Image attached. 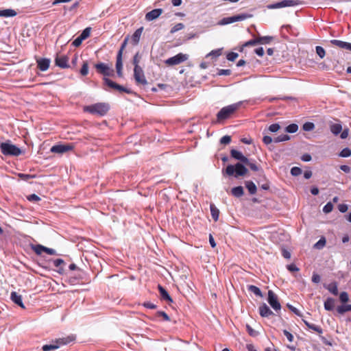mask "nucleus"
Here are the masks:
<instances>
[{"instance_id": "nucleus-1", "label": "nucleus", "mask_w": 351, "mask_h": 351, "mask_svg": "<svg viewBox=\"0 0 351 351\" xmlns=\"http://www.w3.org/2000/svg\"><path fill=\"white\" fill-rule=\"evenodd\" d=\"M230 156L241 162H237L235 165H228L225 170V173L229 176H234L235 178L245 176L248 170L243 164L248 162V158L243 156L241 152L234 149L230 150Z\"/></svg>"}, {"instance_id": "nucleus-2", "label": "nucleus", "mask_w": 351, "mask_h": 351, "mask_svg": "<svg viewBox=\"0 0 351 351\" xmlns=\"http://www.w3.org/2000/svg\"><path fill=\"white\" fill-rule=\"evenodd\" d=\"M0 149L1 153L5 156H19L23 153L19 147L12 144L9 140L5 142H0Z\"/></svg>"}, {"instance_id": "nucleus-3", "label": "nucleus", "mask_w": 351, "mask_h": 351, "mask_svg": "<svg viewBox=\"0 0 351 351\" xmlns=\"http://www.w3.org/2000/svg\"><path fill=\"white\" fill-rule=\"evenodd\" d=\"M110 110V106L107 103H97L84 108V110L93 114L104 116Z\"/></svg>"}, {"instance_id": "nucleus-4", "label": "nucleus", "mask_w": 351, "mask_h": 351, "mask_svg": "<svg viewBox=\"0 0 351 351\" xmlns=\"http://www.w3.org/2000/svg\"><path fill=\"white\" fill-rule=\"evenodd\" d=\"M241 102L236 103L222 108L217 114L218 121L227 119L240 107Z\"/></svg>"}, {"instance_id": "nucleus-5", "label": "nucleus", "mask_w": 351, "mask_h": 351, "mask_svg": "<svg viewBox=\"0 0 351 351\" xmlns=\"http://www.w3.org/2000/svg\"><path fill=\"white\" fill-rule=\"evenodd\" d=\"M74 340L73 337H67L66 338H59L56 340L55 344L44 345L42 348L43 351H51L58 349L60 345L67 344Z\"/></svg>"}, {"instance_id": "nucleus-6", "label": "nucleus", "mask_w": 351, "mask_h": 351, "mask_svg": "<svg viewBox=\"0 0 351 351\" xmlns=\"http://www.w3.org/2000/svg\"><path fill=\"white\" fill-rule=\"evenodd\" d=\"M303 2L300 0H283L280 2L269 4L267 6L268 9H278L285 7H293L302 4Z\"/></svg>"}, {"instance_id": "nucleus-7", "label": "nucleus", "mask_w": 351, "mask_h": 351, "mask_svg": "<svg viewBox=\"0 0 351 351\" xmlns=\"http://www.w3.org/2000/svg\"><path fill=\"white\" fill-rule=\"evenodd\" d=\"M251 16H252L251 14H237V15H234V16H229V17H226V18H223L221 21V24L228 25V24L233 23L234 22L245 20Z\"/></svg>"}, {"instance_id": "nucleus-8", "label": "nucleus", "mask_w": 351, "mask_h": 351, "mask_svg": "<svg viewBox=\"0 0 351 351\" xmlns=\"http://www.w3.org/2000/svg\"><path fill=\"white\" fill-rule=\"evenodd\" d=\"M134 77L136 83L138 85H147L148 82L144 75L143 70L141 67H136L134 69Z\"/></svg>"}, {"instance_id": "nucleus-9", "label": "nucleus", "mask_w": 351, "mask_h": 351, "mask_svg": "<svg viewBox=\"0 0 351 351\" xmlns=\"http://www.w3.org/2000/svg\"><path fill=\"white\" fill-rule=\"evenodd\" d=\"M267 301L275 311H280L281 305L278 301V296L271 290L268 291Z\"/></svg>"}, {"instance_id": "nucleus-10", "label": "nucleus", "mask_w": 351, "mask_h": 351, "mask_svg": "<svg viewBox=\"0 0 351 351\" xmlns=\"http://www.w3.org/2000/svg\"><path fill=\"white\" fill-rule=\"evenodd\" d=\"M31 248L37 255H41L43 252H46L47 254H50V255L56 254V252L55 250L51 249V248H48L45 246L40 245V244L32 245Z\"/></svg>"}, {"instance_id": "nucleus-11", "label": "nucleus", "mask_w": 351, "mask_h": 351, "mask_svg": "<svg viewBox=\"0 0 351 351\" xmlns=\"http://www.w3.org/2000/svg\"><path fill=\"white\" fill-rule=\"evenodd\" d=\"M95 68L98 73L104 76H112L114 75L113 69H111L110 66L103 62L95 64Z\"/></svg>"}, {"instance_id": "nucleus-12", "label": "nucleus", "mask_w": 351, "mask_h": 351, "mask_svg": "<svg viewBox=\"0 0 351 351\" xmlns=\"http://www.w3.org/2000/svg\"><path fill=\"white\" fill-rule=\"evenodd\" d=\"M73 149V145L71 144H60L51 147L50 151L52 153L64 154Z\"/></svg>"}, {"instance_id": "nucleus-13", "label": "nucleus", "mask_w": 351, "mask_h": 351, "mask_svg": "<svg viewBox=\"0 0 351 351\" xmlns=\"http://www.w3.org/2000/svg\"><path fill=\"white\" fill-rule=\"evenodd\" d=\"M104 83L106 85H107L108 86L112 88L116 89V90H119V92H125L128 94L132 93V90L126 88L114 82L113 81H112L111 80H110L107 77H104Z\"/></svg>"}, {"instance_id": "nucleus-14", "label": "nucleus", "mask_w": 351, "mask_h": 351, "mask_svg": "<svg viewBox=\"0 0 351 351\" xmlns=\"http://www.w3.org/2000/svg\"><path fill=\"white\" fill-rule=\"evenodd\" d=\"M330 131L335 136H337L342 131V125L339 121L337 120L336 122L329 121L328 123Z\"/></svg>"}, {"instance_id": "nucleus-15", "label": "nucleus", "mask_w": 351, "mask_h": 351, "mask_svg": "<svg viewBox=\"0 0 351 351\" xmlns=\"http://www.w3.org/2000/svg\"><path fill=\"white\" fill-rule=\"evenodd\" d=\"M68 62L69 58L66 56L57 55L55 58L56 65L62 69H66L69 67Z\"/></svg>"}, {"instance_id": "nucleus-16", "label": "nucleus", "mask_w": 351, "mask_h": 351, "mask_svg": "<svg viewBox=\"0 0 351 351\" xmlns=\"http://www.w3.org/2000/svg\"><path fill=\"white\" fill-rule=\"evenodd\" d=\"M162 12V9L160 8L152 10V11L147 12L145 14V19L148 21L156 19L158 17L160 16Z\"/></svg>"}, {"instance_id": "nucleus-17", "label": "nucleus", "mask_w": 351, "mask_h": 351, "mask_svg": "<svg viewBox=\"0 0 351 351\" xmlns=\"http://www.w3.org/2000/svg\"><path fill=\"white\" fill-rule=\"evenodd\" d=\"M330 43L332 45L336 46L339 48L351 51V43H347V42H344V41L339 40H331L330 41Z\"/></svg>"}, {"instance_id": "nucleus-18", "label": "nucleus", "mask_w": 351, "mask_h": 351, "mask_svg": "<svg viewBox=\"0 0 351 351\" xmlns=\"http://www.w3.org/2000/svg\"><path fill=\"white\" fill-rule=\"evenodd\" d=\"M258 310L260 315L263 317H268L274 315V313L271 311L269 307L265 303L259 306Z\"/></svg>"}, {"instance_id": "nucleus-19", "label": "nucleus", "mask_w": 351, "mask_h": 351, "mask_svg": "<svg viewBox=\"0 0 351 351\" xmlns=\"http://www.w3.org/2000/svg\"><path fill=\"white\" fill-rule=\"evenodd\" d=\"M36 62L38 68L42 71H47L49 67L50 60L48 58H39Z\"/></svg>"}, {"instance_id": "nucleus-20", "label": "nucleus", "mask_w": 351, "mask_h": 351, "mask_svg": "<svg viewBox=\"0 0 351 351\" xmlns=\"http://www.w3.org/2000/svg\"><path fill=\"white\" fill-rule=\"evenodd\" d=\"M158 291H159V292L160 293L161 298L162 300L168 302L169 303H173V299L171 298V297L169 295L168 292L166 291V289L163 287H162L161 285H158Z\"/></svg>"}, {"instance_id": "nucleus-21", "label": "nucleus", "mask_w": 351, "mask_h": 351, "mask_svg": "<svg viewBox=\"0 0 351 351\" xmlns=\"http://www.w3.org/2000/svg\"><path fill=\"white\" fill-rule=\"evenodd\" d=\"M10 298L14 303L19 305L21 308H25V306L22 301V296L21 295L18 294L15 291H12L11 293Z\"/></svg>"}, {"instance_id": "nucleus-22", "label": "nucleus", "mask_w": 351, "mask_h": 351, "mask_svg": "<svg viewBox=\"0 0 351 351\" xmlns=\"http://www.w3.org/2000/svg\"><path fill=\"white\" fill-rule=\"evenodd\" d=\"M324 287L334 295H337L339 293L338 284L337 282H332L328 285L324 284Z\"/></svg>"}, {"instance_id": "nucleus-23", "label": "nucleus", "mask_w": 351, "mask_h": 351, "mask_svg": "<svg viewBox=\"0 0 351 351\" xmlns=\"http://www.w3.org/2000/svg\"><path fill=\"white\" fill-rule=\"evenodd\" d=\"M143 31V27H141L137 29L132 36V43L134 45H136L138 44L141 36L142 35Z\"/></svg>"}, {"instance_id": "nucleus-24", "label": "nucleus", "mask_w": 351, "mask_h": 351, "mask_svg": "<svg viewBox=\"0 0 351 351\" xmlns=\"http://www.w3.org/2000/svg\"><path fill=\"white\" fill-rule=\"evenodd\" d=\"M116 69L117 75L120 77H123V62L122 57H121V53L117 54V56Z\"/></svg>"}, {"instance_id": "nucleus-25", "label": "nucleus", "mask_w": 351, "mask_h": 351, "mask_svg": "<svg viewBox=\"0 0 351 351\" xmlns=\"http://www.w3.org/2000/svg\"><path fill=\"white\" fill-rule=\"evenodd\" d=\"M324 308L326 311H331L335 309V300L332 298H328L324 304Z\"/></svg>"}, {"instance_id": "nucleus-26", "label": "nucleus", "mask_w": 351, "mask_h": 351, "mask_svg": "<svg viewBox=\"0 0 351 351\" xmlns=\"http://www.w3.org/2000/svg\"><path fill=\"white\" fill-rule=\"evenodd\" d=\"M337 313L339 315H343L348 311H351V304H342L338 306L336 308Z\"/></svg>"}, {"instance_id": "nucleus-27", "label": "nucleus", "mask_w": 351, "mask_h": 351, "mask_svg": "<svg viewBox=\"0 0 351 351\" xmlns=\"http://www.w3.org/2000/svg\"><path fill=\"white\" fill-rule=\"evenodd\" d=\"M16 14V12L12 9L0 10V16L2 17H12L15 16Z\"/></svg>"}, {"instance_id": "nucleus-28", "label": "nucleus", "mask_w": 351, "mask_h": 351, "mask_svg": "<svg viewBox=\"0 0 351 351\" xmlns=\"http://www.w3.org/2000/svg\"><path fill=\"white\" fill-rule=\"evenodd\" d=\"M303 322L308 328L317 332L318 334H322L323 332V330L320 326L311 324L304 319H303Z\"/></svg>"}, {"instance_id": "nucleus-29", "label": "nucleus", "mask_w": 351, "mask_h": 351, "mask_svg": "<svg viewBox=\"0 0 351 351\" xmlns=\"http://www.w3.org/2000/svg\"><path fill=\"white\" fill-rule=\"evenodd\" d=\"M232 195L236 197H240L244 194L243 188L241 186H236L231 190Z\"/></svg>"}, {"instance_id": "nucleus-30", "label": "nucleus", "mask_w": 351, "mask_h": 351, "mask_svg": "<svg viewBox=\"0 0 351 351\" xmlns=\"http://www.w3.org/2000/svg\"><path fill=\"white\" fill-rule=\"evenodd\" d=\"M245 186L248 190L250 194L254 195L256 193L257 188L255 184L252 181H246Z\"/></svg>"}, {"instance_id": "nucleus-31", "label": "nucleus", "mask_w": 351, "mask_h": 351, "mask_svg": "<svg viewBox=\"0 0 351 351\" xmlns=\"http://www.w3.org/2000/svg\"><path fill=\"white\" fill-rule=\"evenodd\" d=\"M210 213H211V215H212L213 220L215 221H217L219 219V209L213 204H211L210 205Z\"/></svg>"}, {"instance_id": "nucleus-32", "label": "nucleus", "mask_w": 351, "mask_h": 351, "mask_svg": "<svg viewBox=\"0 0 351 351\" xmlns=\"http://www.w3.org/2000/svg\"><path fill=\"white\" fill-rule=\"evenodd\" d=\"M53 265L56 267H58V269L57 270V271L60 274H62L64 271V269L61 267L62 265H64V260L61 259V258H58L56 260H55L53 261Z\"/></svg>"}, {"instance_id": "nucleus-33", "label": "nucleus", "mask_w": 351, "mask_h": 351, "mask_svg": "<svg viewBox=\"0 0 351 351\" xmlns=\"http://www.w3.org/2000/svg\"><path fill=\"white\" fill-rule=\"evenodd\" d=\"M258 39L259 41L258 44L265 45L270 43L274 40V37L269 36H259L258 37Z\"/></svg>"}, {"instance_id": "nucleus-34", "label": "nucleus", "mask_w": 351, "mask_h": 351, "mask_svg": "<svg viewBox=\"0 0 351 351\" xmlns=\"http://www.w3.org/2000/svg\"><path fill=\"white\" fill-rule=\"evenodd\" d=\"M248 291L254 293L256 296L263 297L261 289L254 285H249L247 287Z\"/></svg>"}, {"instance_id": "nucleus-35", "label": "nucleus", "mask_w": 351, "mask_h": 351, "mask_svg": "<svg viewBox=\"0 0 351 351\" xmlns=\"http://www.w3.org/2000/svg\"><path fill=\"white\" fill-rule=\"evenodd\" d=\"M142 59V55L137 52L133 57L132 63L134 65V69H136V67H141L139 66V63Z\"/></svg>"}, {"instance_id": "nucleus-36", "label": "nucleus", "mask_w": 351, "mask_h": 351, "mask_svg": "<svg viewBox=\"0 0 351 351\" xmlns=\"http://www.w3.org/2000/svg\"><path fill=\"white\" fill-rule=\"evenodd\" d=\"M290 139V136L287 134H282L274 138V143H280L287 141Z\"/></svg>"}, {"instance_id": "nucleus-37", "label": "nucleus", "mask_w": 351, "mask_h": 351, "mask_svg": "<svg viewBox=\"0 0 351 351\" xmlns=\"http://www.w3.org/2000/svg\"><path fill=\"white\" fill-rule=\"evenodd\" d=\"M298 130V125L295 123H291L286 128L285 131L289 133H295Z\"/></svg>"}, {"instance_id": "nucleus-38", "label": "nucleus", "mask_w": 351, "mask_h": 351, "mask_svg": "<svg viewBox=\"0 0 351 351\" xmlns=\"http://www.w3.org/2000/svg\"><path fill=\"white\" fill-rule=\"evenodd\" d=\"M259 43L258 41V38H254V39H252V40H250L248 41H247L246 43H245L243 46H242V48L241 49V51L243 50V47H250V46H254V45H258Z\"/></svg>"}, {"instance_id": "nucleus-39", "label": "nucleus", "mask_w": 351, "mask_h": 351, "mask_svg": "<svg viewBox=\"0 0 351 351\" xmlns=\"http://www.w3.org/2000/svg\"><path fill=\"white\" fill-rule=\"evenodd\" d=\"M339 300L342 304H346L349 301V296L347 292L343 291L339 294Z\"/></svg>"}, {"instance_id": "nucleus-40", "label": "nucleus", "mask_w": 351, "mask_h": 351, "mask_svg": "<svg viewBox=\"0 0 351 351\" xmlns=\"http://www.w3.org/2000/svg\"><path fill=\"white\" fill-rule=\"evenodd\" d=\"M339 156L342 158H347L351 156V149L350 148L346 147L343 149Z\"/></svg>"}, {"instance_id": "nucleus-41", "label": "nucleus", "mask_w": 351, "mask_h": 351, "mask_svg": "<svg viewBox=\"0 0 351 351\" xmlns=\"http://www.w3.org/2000/svg\"><path fill=\"white\" fill-rule=\"evenodd\" d=\"M188 58V54H184L182 53L177 54V64L186 61Z\"/></svg>"}, {"instance_id": "nucleus-42", "label": "nucleus", "mask_w": 351, "mask_h": 351, "mask_svg": "<svg viewBox=\"0 0 351 351\" xmlns=\"http://www.w3.org/2000/svg\"><path fill=\"white\" fill-rule=\"evenodd\" d=\"M90 32H91V28L90 27H86L85 28L82 32L81 33V34L80 35V36L83 39V40H85L87 38H88L90 36Z\"/></svg>"}, {"instance_id": "nucleus-43", "label": "nucleus", "mask_w": 351, "mask_h": 351, "mask_svg": "<svg viewBox=\"0 0 351 351\" xmlns=\"http://www.w3.org/2000/svg\"><path fill=\"white\" fill-rule=\"evenodd\" d=\"M314 128L315 125L312 122H306L302 126V129L306 132L312 131Z\"/></svg>"}, {"instance_id": "nucleus-44", "label": "nucleus", "mask_w": 351, "mask_h": 351, "mask_svg": "<svg viewBox=\"0 0 351 351\" xmlns=\"http://www.w3.org/2000/svg\"><path fill=\"white\" fill-rule=\"evenodd\" d=\"M326 244V239L324 237H322L315 245L314 247L316 249H322Z\"/></svg>"}, {"instance_id": "nucleus-45", "label": "nucleus", "mask_w": 351, "mask_h": 351, "mask_svg": "<svg viewBox=\"0 0 351 351\" xmlns=\"http://www.w3.org/2000/svg\"><path fill=\"white\" fill-rule=\"evenodd\" d=\"M80 73L83 76L88 73V64L86 61L84 62L82 69H80Z\"/></svg>"}, {"instance_id": "nucleus-46", "label": "nucleus", "mask_w": 351, "mask_h": 351, "mask_svg": "<svg viewBox=\"0 0 351 351\" xmlns=\"http://www.w3.org/2000/svg\"><path fill=\"white\" fill-rule=\"evenodd\" d=\"M244 165L248 166L254 171H258L260 169L259 167L254 162H251L250 159H248V162H245Z\"/></svg>"}, {"instance_id": "nucleus-47", "label": "nucleus", "mask_w": 351, "mask_h": 351, "mask_svg": "<svg viewBox=\"0 0 351 351\" xmlns=\"http://www.w3.org/2000/svg\"><path fill=\"white\" fill-rule=\"evenodd\" d=\"M315 50L317 54L319 56L320 58H323L325 56L326 52L322 47L317 46Z\"/></svg>"}, {"instance_id": "nucleus-48", "label": "nucleus", "mask_w": 351, "mask_h": 351, "mask_svg": "<svg viewBox=\"0 0 351 351\" xmlns=\"http://www.w3.org/2000/svg\"><path fill=\"white\" fill-rule=\"evenodd\" d=\"M333 205L331 202H328L323 208V211L325 213H329L332 210Z\"/></svg>"}, {"instance_id": "nucleus-49", "label": "nucleus", "mask_w": 351, "mask_h": 351, "mask_svg": "<svg viewBox=\"0 0 351 351\" xmlns=\"http://www.w3.org/2000/svg\"><path fill=\"white\" fill-rule=\"evenodd\" d=\"M302 173V169L300 167H294L291 169V174L293 176H298Z\"/></svg>"}, {"instance_id": "nucleus-50", "label": "nucleus", "mask_w": 351, "mask_h": 351, "mask_svg": "<svg viewBox=\"0 0 351 351\" xmlns=\"http://www.w3.org/2000/svg\"><path fill=\"white\" fill-rule=\"evenodd\" d=\"M128 39H129V36H128L127 37H125V38L124 39L123 43L121 44V46L120 47V49L119 51H118V53L117 54H119L121 53V57H122V54H123V51L124 50V49L125 48V47L127 46V44H128Z\"/></svg>"}, {"instance_id": "nucleus-51", "label": "nucleus", "mask_w": 351, "mask_h": 351, "mask_svg": "<svg viewBox=\"0 0 351 351\" xmlns=\"http://www.w3.org/2000/svg\"><path fill=\"white\" fill-rule=\"evenodd\" d=\"M280 128V126L278 123H274L269 125L268 130L271 132H276Z\"/></svg>"}, {"instance_id": "nucleus-52", "label": "nucleus", "mask_w": 351, "mask_h": 351, "mask_svg": "<svg viewBox=\"0 0 351 351\" xmlns=\"http://www.w3.org/2000/svg\"><path fill=\"white\" fill-rule=\"evenodd\" d=\"M239 56V54L235 52H230L227 55V59L229 61H234Z\"/></svg>"}, {"instance_id": "nucleus-53", "label": "nucleus", "mask_w": 351, "mask_h": 351, "mask_svg": "<svg viewBox=\"0 0 351 351\" xmlns=\"http://www.w3.org/2000/svg\"><path fill=\"white\" fill-rule=\"evenodd\" d=\"M221 54V49H218L215 50H213L211 52H210L207 56H213L215 58L219 57Z\"/></svg>"}, {"instance_id": "nucleus-54", "label": "nucleus", "mask_w": 351, "mask_h": 351, "mask_svg": "<svg viewBox=\"0 0 351 351\" xmlns=\"http://www.w3.org/2000/svg\"><path fill=\"white\" fill-rule=\"evenodd\" d=\"M231 142V137L228 135L223 136L220 139V143L221 144L227 145L229 144Z\"/></svg>"}, {"instance_id": "nucleus-55", "label": "nucleus", "mask_w": 351, "mask_h": 351, "mask_svg": "<svg viewBox=\"0 0 351 351\" xmlns=\"http://www.w3.org/2000/svg\"><path fill=\"white\" fill-rule=\"evenodd\" d=\"M156 316L158 317H162V318L165 320V321H169L170 320V318L169 317V315L164 311H158L156 313Z\"/></svg>"}, {"instance_id": "nucleus-56", "label": "nucleus", "mask_w": 351, "mask_h": 351, "mask_svg": "<svg viewBox=\"0 0 351 351\" xmlns=\"http://www.w3.org/2000/svg\"><path fill=\"white\" fill-rule=\"evenodd\" d=\"M231 73L230 69H219L217 72L219 75H230Z\"/></svg>"}, {"instance_id": "nucleus-57", "label": "nucleus", "mask_w": 351, "mask_h": 351, "mask_svg": "<svg viewBox=\"0 0 351 351\" xmlns=\"http://www.w3.org/2000/svg\"><path fill=\"white\" fill-rule=\"evenodd\" d=\"M283 333L289 342H292L293 341V339H294L293 335L291 332H289L288 330H284Z\"/></svg>"}, {"instance_id": "nucleus-58", "label": "nucleus", "mask_w": 351, "mask_h": 351, "mask_svg": "<svg viewBox=\"0 0 351 351\" xmlns=\"http://www.w3.org/2000/svg\"><path fill=\"white\" fill-rule=\"evenodd\" d=\"M165 63L168 66L176 65V56H173L165 61Z\"/></svg>"}, {"instance_id": "nucleus-59", "label": "nucleus", "mask_w": 351, "mask_h": 351, "mask_svg": "<svg viewBox=\"0 0 351 351\" xmlns=\"http://www.w3.org/2000/svg\"><path fill=\"white\" fill-rule=\"evenodd\" d=\"M84 40L79 36L77 38H75L73 42L72 43V45L74 46V47H79L81 45L82 41Z\"/></svg>"}, {"instance_id": "nucleus-60", "label": "nucleus", "mask_w": 351, "mask_h": 351, "mask_svg": "<svg viewBox=\"0 0 351 351\" xmlns=\"http://www.w3.org/2000/svg\"><path fill=\"white\" fill-rule=\"evenodd\" d=\"M27 199L30 202H38L40 200V197L36 194H32L27 197Z\"/></svg>"}, {"instance_id": "nucleus-61", "label": "nucleus", "mask_w": 351, "mask_h": 351, "mask_svg": "<svg viewBox=\"0 0 351 351\" xmlns=\"http://www.w3.org/2000/svg\"><path fill=\"white\" fill-rule=\"evenodd\" d=\"M274 141V138H272L271 136H265L263 138V142L265 144V145H269L270 143H271L272 142Z\"/></svg>"}, {"instance_id": "nucleus-62", "label": "nucleus", "mask_w": 351, "mask_h": 351, "mask_svg": "<svg viewBox=\"0 0 351 351\" xmlns=\"http://www.w3.org/2000/svg\"><path fill=\"white\" fill-rule=\"evenodd\" d=\"M321 280L320 276L317 274L313 273L312 276V282L314 283H319Z\"/></svg>"}, {"instance_id": "nucleus-63", "label": "nucleus", "mask_w": 351, "mask_h": 351, "mask_svg": "<svg viewBox=\"0 0 351 351\" xmlns=\"http://www.w3.org/2000/svg\"><path fill=\"white\" fill-rule=\"evenodd\" d=\"M246 328L250 335L252 337L256 335V332L250 325H246Z\"/></svg>"}, {"instance_id": "nucleus-64", "label": "nucleus", "mask_w": 351, "mask_h": 351, "mask_svg": "<svg viewBox=\"0 0 351 351\" xmlns=\"http://www.w3.org/2000/svg\"><path fill=\"white\" fill-rule=\"evenodd\" d=\"M348 206L344 204H341L338 206V209L341 213H346L348 210Z\"/></svg>"}]
</instances>
